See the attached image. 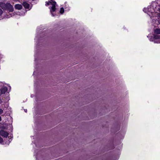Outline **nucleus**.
<instances>
[{"label": "nucleus", "mask_w": 160, "mask_h": 160, "mask_svg": "<svg viewBox=\"0 0 160 160\" xmlns=\"http://www.w3.org/2000/svg\"><path fill=\"white\" fill-rule=\"evenodd\" d=\"M160 38V36L158 35H155L154 36V38L156 39H159Z\"/></svg>", "instance_id": "9d476101"}, {"label": "nucleus", "mask_w": 160, "mask_h": 160, "mask_svg": "<svg viewBox=\"0 0 160 160\" xmlns=\"http://www.w3.org/2000/svg\"><path fill=\"white\" fill-rule=\"evenodd\" d=\"M24 111H25V112H27V110H25L24 109Z\"/></svg>", "instance_id": "4468645a"}, {"label": "nucleus", "mask_w": 160, "mask_h": 160, "mask_svg": "<svg viewBox=\"0 0 160 160\" xmlns=\"http://www.w3.org/2000/svg\"><path fill=\"white\" fill-rule=\"evenodd\" d=\"M56 3L55 2L53 1L52 0H51L49 2H46L45 5L46 6H47L51 4L52 5V6L50 9V12L52 15L54 16V15L53 14V12H55L56 10Z\"/></svg>", "instance_id": "f257e3e1"}, {"label": "nucleus", "mask_w": 160, "mask_h": 160, "mask_svg": "<svg viewBox=\"0 0 160 160\" xmlns=\"http://www.w3.org/2000/svg\"><path fill=\"white\" fill-rule=\"evenodd\" d=\"M1 120V117L0 116V121Z\"/></svg>", "instance_id": "2eb2a0df"}, {"label": "nucleus", "mask_w": 160, "mask_h": 160, "mask_svg": "<svg viewBox=\"0 0 160 160\" xmlns=\"http://www.w3.org/2000/svg\"><path fill=\"white\" fill-rule=\"evenodd\" d=\"M3 142L2 138L0 136V143H2Z\"/></svg>", "instance_id": "9b49d317"}, {"label": "nucleus", "mask_w": 160, "mask_h": 160, "mask_svg": "<svg viewBox=\"0 0 160 160\" xmlns=\"http://www.w3.org/2000/svg\"><path fill=\"white\" fill-rule=\"evenodd\" d=\"M6 8L8 9L10 12H12L14 9L12 6L9 3H7Z\"/></svg>", "instance_id": "7ed1b4c3"}, {"label": "nucleus", "mask_w": 160, "mask_h": 160, "mask_svg": "<svg viewBox=\"0 0 160 160\" xmlns=\"http://www.w3.org/2000/svg\"><path fill=\"white\" fill-rule=\"evenodd\" d=\"M3 11L0 8V16L2 13Z\"/></svg>", "instance_id": "ddd939ff"}, {"label": "nucleus", "mask_w": 160, "mask_h": 160, "mask_svg": "<svg viewBox=\"0 0 160 160\" xmlns=\"http://www.w3.org/2000/svg\"><path fill=\"white\" fill-rule=\"evenodd\" d=\"M64 8H60V13L61 14H62L64 13Z\"/></svg>", "instance_id": "1a4fd4ad"}, {"label": "nucleus", "mask_w": 160, "mask_h": 160, "mask_svg": "<svg viewBox=\"0 0 160 160\" xmlns=\"http://www.w3.org/2000/svg\"><path fill=\"white\" fill-rule=\"evenodd\" d=\"M3 113V110L0 108V114H1Z\"/></svg>", "instance_id": "f8f14e48"}, {"label": "nucleus", "mask_w": 160, "mask_h": 160, "mask_svg": "<svg viewBox=\"0 0 160 160\" xmlns=\"http://www.w3.org/2000/svg\"><path fill=\"white\" fill-rule=\"evenodd\" d=\"M8 133L3 130L0 131V135L4 138H7L8 135Z\"/></svg>", "instance_id": "f03ea898"}, {"label": "nucleus", "mask_w": 160, "mask_h": 160, "mask_svg": "<svg viewBox=\"0 0 160 160\" xmlns=\"http://www.w3.org/2000/svg\"><path fill=\"white\" fill-rule=\"evenodd\" d=\"M7 3L5 4V3H0V7H1L2 9H6L7 8Z\"/></svg>", "instance_id": "39448f33"}, {"label": "nucleus", "mask_w": 160, "mask_h": 160, "mask_svg": "<svg viewBox=\"0 0 160 160\" xmlns=\"http://www.w3.org/2000/svg\"><path fill=\"white\" fill-rule=\"evenodd\" d=\"M23 5L26 9H28L29 8V5L26 2H24L23 3Z\"/></svg>", "instance_id": "0eeeda50"}, {"label": "nucleus", "mask_w": 160, "mask_h": 160, "mask_svg": "<svg viewBox=\"0 0 160 160\" xmlns=\"http://www.w3.org/2000/svg\"><path fill=\"white\" fill-rule=\"evenodd\" d=\"M154 32L156 34H160V29L159 28L156 29L155 30Z\"/></svg>", "instance_id": "6e6552de"}, {"label": "nucleus", "mask_w": 160, "mask_h": 160, "mask_svg": "<svg viewBox=\"0 0 160 160\" xmlns=\"http://www.w3.org/2000/svg\"><path fill=\"white\" fill-rule=\"evenodd\" d=\"M7 88L5 87H2L0 90V95L1 94H4L7 91Z\"/></svg>", "instance_id": "20e7f679"}, {"label": "nucleus", "mask_w": 160, "mask_h": 160, "mask_svg": "<svg viewBox=\"0 0 160 160\" xmlns=\"http://www.w3.org/2000/svg\"><path fill=\"white\" fill-rule=\"evenodd\" d=\"M15 9L18 10L21 9L22 8V6L21 5L17 4H16L15 6Z\"/></svg>", "instance_id": "423d86ee"}, {"label": "nucleus", "mask_w": 160, "mask_h": 160, "mask_svg": "<svg viewBox=\"0 0 160 160\" xmlns=\"http://www.w3.org/2000/svg\"><path fill=\"white\" fill-rule=\"evenodd\" d=\"M2 103V101H0V103Z\"/></svg>", "instance_id": "dca6fc26"}]
</instances>
